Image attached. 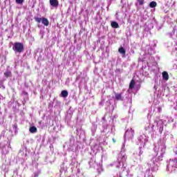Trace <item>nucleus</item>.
<instances>
[{"mask_svg":"<svg viewBox=\"0 0 177 177\" xmlns=\"http://www.w3.org/2000/svg\"><path fill=\"white\" fill-rule=\"evenodd\" d=\"M12 50L17 53H21L24 50V45L20 42H15L14 43Z\"/></svg>","mask_w":177,"mask_h":177,"instance_id":"nucleus-1","label":"nucleus"},{"mask_svg":"<svg viewBox=\"0 0 177 177\" xmlns=\"http://www.w3.org/2000/svg\"><path fill=\"white\" fill-rule=\"evenodd\" d=\"M35 21H37V23H42V24H44V26H46V27H48V26H49V20H48V19L45 18V17H42V18H39V17H35Z\"/></svg>","mask_w":177,"mask_h":177,"instance_id":"nucleus-2","label":"nucleus"},{"mask_svg":"<svg viewBox=\"0 0 177 177\" xmlns=\"http://www.w3.org/2000/svg\"><path fill=\"white\" fill-rule=\"evenodd\" d=\"M50 5L53 8H57L59 6V0H50Z\"/></svg>","mask_w":177,"mask_h":177,"instance_id":"nucleus-3","label":"nucleus"},{"mask_svg":"<svg viewBox=\"0 0 177 177\" xmlns=\"http://www.w3.org/2000/svg\"><path fill=\"white\" fill-rule=\"evenodd\" d=\"M115 97L116 100H124V99L122 98V93H115Z\"/></svg>","mask_w":177,"mask_h":177,"instance_id":"nucleus-4","label":"nucleus"},{"mask_svg":"<svg viewBox=\"0 0 177 177\" xmlns=\"http://www.w3.org/2000/svg\"><path fill=\"white\" fill-rule=\"evenodd\" d=\"M162 74L163 80H165V81H168V80H169V75H168V73L167 71H163Z\"/></svg>","mask_w":177,"mask_h":177,"instance_id":"nucleus-5","label":"nucleus"},{"mask_svg":"<svg viewBox=\"0 0 177 177\" xmlns=\"http://www.w3.org/2000/svg\"><path fill=\"white\" fill-rule=\"evenodd\" d=\"M37 131L38 129L35 126L30 127L29 129L30 133H35L37 132Z\"/></svg>","mask_w":177,"mask_h":177,"instance_id":"nucleus-6","label":"nucleus"},{"mask_svg":"<svg viewBox=\"0 0 177 177\" xmlns=\"http://www.w3.org/2000/svg\"><path fill=\"white\" fill-rule=\"evenodd\" d=\"M111 26L113 28H120V25H118V23H117L116 21H112L111 24Z\"/></svg>","mask_w":177,"mask_h":177,"instance_id":"nucleus-7","label":"nucleus"},{"mask_svg":"<svg viewBox=\"0 0 177 177\" xmlns=\"http://www.w3.org/2000/svg\"><path fill=\"white\" fill-rule=\"evenodd\" d=\"M135 80L132 79L129 84V89H133L135 88Z\"/></svg>","mask_w":177,"mask_h":177,"instance_id":"nucleus-8","label":"nucleus"},{"mask_svg":"<svg viewBox=\"0 0 177 177\" xmlns=\"http://www.w3.org/2000/svg\"><path fill=\"white\" fill-rule=\"evenodd\" d=\"M61 96L62 97H67L68 96V92L66 90H64L61 92Z\"/></svg>","mask_w":177,"mask_h":177,"instance_id":"nucleus-9","label":"nucleus"},{"mask_svg":"<svg viewBox=\"0 0 177 177\" xmlns=\"http://www.w3.org/2000/svg\"><path fill=\"white\" fill-rule=\"evenodd\" d=\"M118 52L122 55H125L127 53V50H125V48H124V47L119 48Z\"/></svg>","mask_w":177,"mask_h":177,"instance_id":"nucleus-10","label":"nucleus"},{"mask_svg":"<svg viewBox=\"0 0 177 177\" xmlns=\"http://www.w3.org/2000/svg\"><path fill=\"white\" fill-rule=\"evenodd\" d=\"M156 6H157V2L156 1H151L149 3V8H156Z\"/></svg>","mask_w":177,"mask_h":177,"instance_id":"nucleus-11","label":"nucleus"},{"mask_svg":"<svg viewBox=\"0 0 177 177\" xmlns=\"http://www.w3.org/2000/svg\"><path fill=\"white\" fill-rule=\"evenodd\" d=\"M4 75L5 77H6V78H9V77H12V72L10 71H8L4 73Z\"/></svg>","mask_w":177,"mask_h":177,"instance_id":"nucleus-12","label":"nucleus"},{"mask_svg":"<svg viewBox=\"0 0 177 177\" xmlns=\"http://www.w3.org/2000/svg\"><path fill=\"white\" fill-rule=\"evenodd\" d=\"M16 3L18 5H23V2H24V0H15Z\"/></svg>","mask_w":177,"mask_h":177,"instance_id":"nucleus-13","label":"nucleus"},{"mask_svg":"<svg viewBox=\"0 0 177 177\" xmlns=\"http://www.w3.org/2000/svg\"><path fill=\"white\" fill-rule=\"evenodd\" d=\"M137 2L139 3V5L142 6V5L145 4V0H137Z\"/></svg>","mask_w":177,"mask_h":177,"instance_id":"nucleus-14","label":"nucleus"},{"mask_svg":"<svg viewBox=\"0 0 177 177\" xmlns=\"http://www.w3.org/2000/svg\"><path fill=\"white\" fill-rule=\"evenodd\" d=\"M162 131H164V127H160V128H159V132H160V133H162Z\"/></svg>","mask_w":177,"mask_h":177,"instance_id":"nucleus-15","label":"nucleus"},{"mask_svg":"<svg viewBox=\"0 0 177 177\" xmlns=\"http://www.w3.org/2000/svg\"><path fill=\"white\" fill-rule=\"evenodd\" d=\"M129 132H131V133H132V138H133V130H131L130 131H127L126 135H127V133H129Z\"/></svg>","mask_w":177,"mask_h":177,"instance_id":"nucleus-16","label":"nucleus"},{"mask_svg":"<svg viewBox=\"0 0 177 177\" xmlns=\"http://www.w3.org/2000/svg\"><path fill=\"white\" fill-rule=\"evenodd\" d=\"M37 176H39V174L35 173V177H37Z\"/></svg>","mask_w":177,"mask_h":177,"instance_id":"nucleus-17","label":"nucleus"},{"mask_svg":"<svg viewBox=\"0 0 177 177\" xmlns=\"http://www.w3.org/2000/svg\"><path fill=\"white\" fill-rule=\"evenodd\" d=\"M113 142H114V143H115V140H114V138H113Z\"/></svg>","mask_w":177,"mask_h":177,"instance_id":"nucleus-18","label":"nucleus"},{"mask_svg":"<svg viewBox=\"0 0 177 177\" xmlns=\"http://www.w3.org/2000/svg\"><path fill=\"white\" fill-rule=\"evenodd\" d=\"M125 158V156H123V158Z\"/></svg>","mask_w":177,"mask_h":177,"instance_id":"nucleus-19","label":"nucleus"}]
</instances>
